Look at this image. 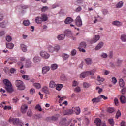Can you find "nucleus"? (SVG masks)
<instances>
[{"instance_id": "1", "label": "nucleus", "mask_w": 126, "mask_h": 126, "mask_svg": "<svg viewBox=\"0 0 126 126\" xmlns=\"http://www.w3.org/2000/svg\"><path fill=\"white\" fill-rule=\"evenodd\" d=\"M4 84H5V88L7 92L9 93H12L14 91L13 88H12V84L9 80L7 79H5L3 80Z\"/></svg>"}, {"instance_id": "2", "label": "nucleus", "mask_w": 126, "mask_h": 126, "mask_svg": "<svg viewBox=\"0 0 126 126\" xmlns=\"http://www.w3.org/2000/svg\"><path fill=\"white\" fill-rule=\"evenodd\" d=\"M9 123H12L13 125H15L18 126H23V123L21 120H20L18 118H10L9 120Z\"/></svg>"}, {"instance_id": "3", "label": "nucleus", "mask_w": 126, "mask_h": 126, "mask_svg": "<svg viewBox=\"0 0 126 126\" xmlns=\"http://www.w3.org/2000/svg\"><path fill=\"white\" fill-rule=\"evenodd\" d=\"M15 84L19 90H24V89H25V85H24L23 82L22 81L18 80H16Z\"/></svg>"}, {"instance_id": "4", "label": "nucleus", "mask_w": 126, "mask_h": 126, "mask_svg": "<svg viewBox=\"0 0 126 126\" xmlns=\"http://www.w3.org/2000/svg\"><path fill=\"white\" fill-rule=\"evenodd\" d=\"M61 49L60 45H56L54 47L52 45H49L48 50L50 53H54V52H59Z\"/></svg>"}, {"instance_id": "5", "label": "nucleus", "mask_w": 126, "mask_h": 126, "mask_svg": "<svg viewBox=\"0 0 126 126\" xmlns=\"http://www.w3.org/2000/svg\"><path fill=\"white\" fill-rule=\"evenodd\" d=\"M39 55L40 57L42 58V59H45L46 60H47L50 58V54L48 53V52L45 51V50H42L40 52Z\"/></svg>"}, {"instance_id": "6", "label": "nucleus", "mask_w": 126, "mask_h": 126, "mask_svg": "<svg viewBox=\"0 0 126 126\" xmlns=\"http://www.w3.org/2000/svg\"><path fill=\"white\" fill-rule=\"evenodd\" d=\"M99 40H100V35H96L90 40V43L91 44H94V43H97Z\"/></svg>"}, {"instance_id": "7", "label": "nucleus", "mask_w": 126, "mask_h": 126, "mask_svg": "<svg viewBox=\"0 0 126 126\" xmlns=\"http://www.w3.org/2000/svg\"><path fill=\"white\" fill-rule=\"evenodd\" d=\"M75 23L77 26L80 27L82 26V20H81L80 16L77 17L75 20Z\"/></svg>"}, {"instance_id": "8", "label": "nucleus", "mask_w": 126, "mask_h": 126, "mask_svg": "<svg viewBox=\"0 0 126 126\" xmlns=\"http://www.w3.org/2000/svg\"><path fill=\"white\" fill-rule=\"evenodd\" d=\"M27 109H28V105L26 104H23L21 107V112L22 114H26L27 112Z\"/></svg>"}, {"instance_id": "9", "label": "nucleus", "mask_w": 126, "mask_h": 126, "mask_svg": "<svg viewBox=\"0 0 126 126\" xmlns=\"http://www.w3.org/2000/svg\"><path fill=\"white\" fill-rule=\"evenodd\" d=\"M112 25L115 26H117V27H120V26H123V23L116 20L112 22Z\"/></svg>"}, {"instance_id": "10", "label": "nucleus", "mask_w": 126, "mask_h": 126, "mask_svg": "<svg viewBox=\"0 0 126 126\" xmlns=\"http://www.w3.org/2000/svg\"><path fill=\"white\" fill-rule=\"evenodd\" d=\"M60 125L62 126H68V123H67L66 119H63L60 121Z\"/></svg>"}, {"instance_id": "11", "label": "nucleus", "mask_w": 126, "mask_h": 126, "mask_svg": "<svg viewBox=\"0 0 126 126\" xmlns=\"http://www.w3.org/2000/svg\"><path fill=\"white\" fill-rule=\"evenodd\" d=\"M50 71V67L45 66L42 68V74H46L47 72Z\"/></svg>"}, {"instance_id": "12", "label": "nucleus", "mask_w": 126, "mask_h": 126, "mask_svg": "<svg viewBox=\"0 0 126 126\" xmlns=\"http://www.w3.org/2000/svg\"><path fill=\"white\" fill-rule=\"evenodd\" d=\"M103 46H104V43H103L102 42H100L95 47V50L96 51H98V50H100V49H102V48H103Z\"/></svg>"}, {"instance_id": "13", "label": "nucleus", "mask_w": 126, "mask_h": 126, "mask_svg": "<svg viewBox=\"0 0 126 126\" xmlns=\"http://www.w3.org/2000/svg\"><path fill=\"white\" fill-rule=\"evenodd\" d=\"M65 24H70L71 22H73V19L71 17H68L64 21Z\"/></svg>"}, {"instance_id": "14", "label": "nucleus", "mask_w": 126, "mask_h": 126, "mask_svg": "<svg viewBox=\"0 0 126 126\" xmlns=\"http://www.w3.org/2000/svg\"><path fill=\"white\" fill-rule=\"evenodd\" d=\"M89 73L87 71L86 72H83L82 73L80 74V78H85V77H86V76H88V74Z\"/></svg>"}, {"instance_id": "15", "label": "nucleus", "mask_w": 126, "mask_h": 126, "mask_svg": "<svg viewBox=\"0 0 126 126\" xmlns=\"http://www.w3.org/2000/svg\"><path fill=\"white\" fill-rule=\"evenodd\" d=\"M92 102L93 104H97L101 101L100 100V99L99 98V96H98L96 98H93L92 99Z\"/></svg>"}, {"instance_id": "16", "label": "nucleus", "mask_w": 126, "mask_h": 126, "mask_svg": "<svg viewBox=\"0 0 126 126\" xmlns=\"http://www.w3.org/2000/svg\"><path fill=\"white\" fill-rule=\"evenodd\" d=\"M126 96L124 95H121L120 98L121 103H122V104H126Z\"/></svg>"}, {"instance_id": "17", "label": "nucleus", "mask_w": 126, "mask_h": 126, "mask_svg": "<svg viewBox=\"0 0 126 126\" xmlns=\"http://www.w3.org/2000/svg\"><path fill=\"white\" fill-rule=\"evenodd\" d=\"M35 22H36V23H37L38 24H41V23H42V22H43V21L41 17L38 16L35 18Z\"/></svg>"}, {"instance_id": "18", "label": "nucleus", "mask_w": 126, "mask_h": 126, "mask_svg": "<svg viewBox=\"0 0 126 126\" xmlns=\"http://www.w3.org/2000/svg\"><path fill=\"white\" fill-rule=\"evenodd\" d=\"M64 38H65V34H60L57 36V39L59 41H63V40H64Z\"/></svg>"}, {"instance_id": "19", "label": "nucleus", "mask_w": 126, "mask_h": 126, "mask_svg": "<svg viewBox=\"0 0 126 126\" xmlns=\"http://www.w3.org/2000/svg\"><path fill=\"white\" fill-rule=\"evenodd\" d=\"M73 110H74V112L77 115L80 114V108L79 107H73Z\"/></svg>"}, {"instance_id": "20", "label": "nucleus", "mask_w": 126, "mask_h": 126, "mask_svg": "<svg viewBox=\"0 0 126 126\" xmlns=\"http://www.w3.org/2000/svg\"><path fill=\"white\" fill-rule=\"evenodd\" d=\"M41 18L43 21H47L48 20V15L46 14H41Z\"/></svg>"}, {"instance_id": "21", "label": "nucleus", "mask_w": 126, "mask_h": 126, "mask_svg": "<svg viewBox=\"0 0 126 126\" xmlns=\"http://www.w3.org/2000/svg\"><path fill=\"white\" fill-rule=\"evenodd\" d=\"M6 47L8 49H10V50H12L14 47V44L13 43H6Z\"/></svg>"}, {"instance_id": "22", "label": "nucleus", "mask_w": 126, "mask_h": 126, "mask_svg": "<svg viewBox=\"0 0 126 126\" xmlns=\"http://www.w3.org/2000/svg\"><path fill=\"white\" fill-rule=\"evenodd\" d=\"M8 61H12V62L9 63L10 64H12V63H15L17 62V60H16V59L13 57L9 58L8 59Z\"/></svg>"}, {"instance_id": "23", "label": "nucleus", "mask_w": 126, "mask_h": 126, "mask_svg": "<svg viewBox=\"0 0 126 126\" xmlns=\"http://www.w3.org/2000/svg\"><path fill=\"white\" fill-rule=\"evenodd\" d=\"M60 118V114H57L51 117V120L52 121H58V119Z\"/></svg>"}, {"instance_id": "24", "label": "nucleus", "mask_w": 126, "mask_h": 126, "mask_svg": "<svg viewBox=\"0 0 126 126\" xmlns=\"http://www.w3.org/2000/svg\"><path fill=\"white\" fill-rule=\"evenodd\" d=\"M119 86L122 88L125 87V81H124V79L122 78L119 80Z\"/></svg>"}, {"instance_id": "25", "label": "nucleus", "mask_w": 126, "mask_h": 126, "mask_svg": "<svg viewBox=\"0 0 126 126\" xmlns=\"http://www.w3.org/2000/svg\"><path fill=\"white\" fill-rule=\"evenodd\" d=\"M85 62L86 64L88 65H90L92 64V59H91V58H87L85 59Z\"/></svg>"}, {"instance_id": "26", "label": "nucleus", "mask_w": 126, "mask_h": 126, "mask_svg": "<svg viewBox=\"0 0 126 126\" xmlns=\"http://www.w3.org/2000/svg\"><path fill=\"white\" fill-rule=\"evenodd\" d=\"M63 61H66L69 58V55L66 53H63L62 56Z\"/></svg>"}, {"instance_id": "27", "label": "nucleus", "mask_w": 126, "mask_h": 126, "mask_svg": "<svg viewBox=\"0 0 126 126\" xmlns=\"http://www.w3.org/2000/svg\"><path fill=\"white\" fill-rule=\"evenodd\" d=\"M101 122L102 121H101V119L96 118L94 121V123H96L97 126H101V124H102Z\"/></svg>"}, {"instance_id": "28", "label": "nucleus", "mask_w": 126, "mask_h": 126, "mask_svg": "<svg viewBox=\"0 0 126 126\" xmlns=\"http://www.w3.org/2000/svg\"><path fill=\"white\" fill-rule=\"evenodd\" d=\"M42 91L45 93V94H49L50 93V92H49V89L47 87H43L42 88Z\"/></svg>"}, {"instance_id": "29", "label": "nucleus", "mask_w": 126, "mask_h": 126, "mask_svg": "<svg viewBox=\"0 0 126 126\" xmlns=\"http://www.w3.org/2000/svg\"><path fill=\"white\" fill-rule=\"evenodd\" d=\"M33 86L35 87L36 89H40L41 87V84L39 83H34L33 84Z\"/></svg>"}, {"instance_id": "30", "label": "nucleus", "mask_w": 126, "mask_h": 126, "mask_svg": "<svg viewBox=\"0 0 126 126\" xmlns=\"http://www.w3.org/2000/svg\"><path fill=\"white\" fill-rule=\"evenodd\" d=\"M58 98L59 99V100H58V102L60 104H61V103H62V102H63V100H64V99H65V97H64V96L61 97V96H60V95H58L56 99H58Z\"/></svg>"}, {"instance_id": "31", "label": "nucleus", "mask_w": 126, "mask_h": 126, "mask_svg": "<svg viewBox=\"0 0 126 126\" xmlns=\"http://www.w3.org/2000/svg\"><path fill=\"white\" fill-rule=\"evenodd\" d=\"M21 48L23 52H27V46L24 44H21Z\"/></svg>"}, {"instance_id": "32", "label": "nucleus", "mask_w": 126, "mask_h": 126, "mask_svg": "<svg viewBox=\"0 0 126 126\" xmlns=\"http://www.w3.org/2000/svg\"><path fill=\"white\" fill-rule=\"evenodd\" d=\"M49 87L51 88H54V87H56V83L53 81H51L49 83Z\"/></svg>"}, {"instance_id": "33", "label": "nucleus", "mask_w": 126, "mask_h": 126, "mask_svg": "<svg viewBox=\"0 0 126 126\" xmlns=\"http://www.w3.org/2000/svg\"><path fill=\"white\" fill-rule=\"evenodd\" d=\"M123 5H124V2L121 1L116 5V7L117 8H121V7H123Z\"/></svg>"}, {"instance_id": "34", "label": "nucleus", "mask_w": 126, "mask_h": 126, "mask_svg": "<svg viewBox=\"0 0 126 126\" xmlns=\"http://www.w3.org/2000/svg\"><path fill=\"white\" fill-rule=\"evenodd\" d=\"M31 64H32V62L29 61L26 62L25 67L27 68L31 67Z\"/></svg>"}, {"instance_id": "35", "label": "nucleus", "mask_w": 126, "mask_h": 126, "mask_svg": "<svg viewBox=\"0 0 126 126\" xmlns=\"http://www.w3.org/2000/svg\"><path fill=\"white\" fill-rule=\"evenodd\" d=\"M63 88V84H58L56 85V90H58V91H60Z\"/></svg>"}, {"instance_id": "36", "label": "nucleus", "mask_w": 126, "mask_h": 126, "mask_svg": "<svg viewBox=\"0 0 126 126\" xmlns=\"http://www.w3.org/2000/svg\"><path fill=\"white\" fill-rule=\"evenodd\" d=\"M91 85L90 84L87 82H84L83 83V87H84V88H88Z\"/></svg>"}, {"instance_id": "37", "label": "nucleus", "mask_w": 126, "mask_h": 126, "mask_svg": "<svg viewBox=\"0 0 126 126\" xmlns=\"http://www.w3.org/2000/svg\"><path fill=\"white\" fill-rule=\"evenodd\" d=\"M79 48H86V43L84 42H82L80 44Z\"/></svg>"}, {"instance_id": "38", "label": "nucleus", "mask_w": 126, "mask_h": 126, "mask_svg": "<svg viewBox=\"0 0 126 126\" xmlns=\"http://www.w3.org/2000/svg\"><path fill=\"white\" fill-rule=\"evenodd\" d=\"M51 68L52 70H56L58 68V65L57 64H53L51 66Z\"/></svg>"}, {"instance_id": "39", "label": "nucleus", "mask_w": 126, "mask_h": 126, "mask_svg": "<svg viewBox=\"0 0 126 126\" xmlns=\"http://www.w3.org/2000/svg\"><path fill=\"white\" fill-rule=\"evenodd\" d=\"M23 24H24L25 26H28L30 24V22L28 20H26L23 21Z\"/></svg>"}, {"instance_id": "40", "label": "nucleus", "mask_w": 126, "mask_h": 126, "mask_svg": "<svg viewBox=\"0 0 126 126\" xmlns=\"http://www.w3.org/2000/svg\"><path fill=\"white\" fill-rule=\"evenodd\" d=\"M98 98L99 99V100L101 101L102 99H103L104 100H107L108 99V97L106 96H105V95L101 94L98 96Z\"/></svg>"}, {"instance_id": "41", "label": "nucleus", "mask_w": 126, "mask_h": 126, "mask_svg": "<svg viewBox=\"0 0 126 126\" xmlns=\"http://www.w3.org/2000/svg\"><path fill=\"white\" fill-rule=\"evenodd\" d=\"M121 40L122 42H126V34H122L121 36Z\"/></svg>"}, {"instance_id": "42", "label": "nucleus", "mask_w": 126, "mask_h": 126, "mask_svg": "<svg viewBox=\"0 0 126 126\" xmlns=\"http://www.w3.org/2000/svg\"><path fill=\"white\" fill-rule=\"evenodd\" d=\"M89 72L88 75H94V74L96 72V69H94L91 71H87Z\"/></svg>"}, {"instance_id": "43", "label": "nucleus", "mask_w": 126, "mask_h": 126, "mask_svg": "<svg viewBox=\"0 0 126 126\" xmlns=\"http://www.w3.org/2000/svg\"><path fill=\"white\" fill-rule=\"evenodd\" d=\"M104 80L105 79H104L103 78L101 77L100 76H97V81L98 82H100V83H101V82H104Z\"/></svg>"}, {"instance_id": "44", "label": "nucleus", "mask_w": 126, "mask_h": 126, "mask_svg": "<svg viewBox=\"0 0 126 126\" xmlns=\"http://www.w3.org/2000/svg\"><path fill=\"white\" fill-rule=\"evenodd\" d=\"M35 110H38L39 112H42V108L41 107V105L40 104H37L35 106Z\"/></svg>"}, {"instance_id": "45", "label": "nucleus", "mask_w": 126, "mask_h": 126, "mask_svg": "<svg viewBox=\"0 0 126 126\" xmlns=\"http://www.w3.org/2000/svg\"><path fill=\"white\" fill-rule=\"evenodd\" d=\"M126 88L124 87L123 88H122V89L121 90L120 92L123 95H124L126 94Z\"/></svg>"}, {"instance_id": "46", "label": "nucleus", "mask_w": 126, "mask_h": 126, "mask_svg": "<svg viewBox=\"0 0 126 126\" xmlns=\"http://www.w3.org/2000/svg\"><path fill=\"white\" fill-rule=\"evenodd\" d=\"M6 40L7 42H11V41L12 40V38L9 35H7L6 37Z\"/></svg>"}, {"instance_id": "47", "label": "nucleus", "mask_w": 126, "mask_h": 126, "mask_svg": "<svg viewBox=\"0 0 126 126\" xmlns=\"http://www.w3.org/2000/svg\"><path fill=\"white\" fill-rule=\"evenodd\" d=\"M117 78H116V77H112V81L111 82L113 84H116L117 82Z\"/></svg>"}, {"instance_id": "48", "label": "nucleus", "mask_w": 126, "mask_h": 126, "mask_svg": "<svg viewBox=\"0 0 126 126\" xmlns=\"http://www.w3.org/2000/svg\"><path fill=\"white\" fill-rule=\"evenodd\" d=\"M22 78H23L24 79H25V80H29V79H30V78H29V76L27 75H23Z\"/></svg>"}, {"instance_id": "49", "label": "nucleus", "mask_w": 126, "mask_h": 126, "mask_svg": "<svg viewBox=\"0 0 126 126\" xmlns=\"http://www.w3.org/2000/svg\"><path fill=\"white\" fill-rule=\"evenodd\" d=\"M27 116L28 117H31L32 116V110L31 109H29L27 112Z\"/></svg>"}, {"instance_id": "50", "label": "nucleus", "mask_w": 126, "mask_h": 126, "mask_svg": "<svg viewBox=\"0 0 126 126\" xmlns=\"http://www.w3.org/2000/svg\"><path fill=\"white\" fill-rule=\"evenodd\" d=\"M10 72L11 74L16 73V69H15L14 68H11L10 69Z\"/></svg>"}, {"instance_id": "51", "label": "nucleus", "mask_w": 126, "mask_h": 126, "mask_svg": "<svg viewBox=\"0 0 126 126\" xmlns=\"http://www.w3.org/2000/svg\"><path fill=\"white\" fill-rule=\"evenodd\" d=\"M30 93L31 95H33L34 93H35V89L34 88H32L30 90Z\"/></svg>"}, {"instance_id": "52", "label": "nucleus", "mask_w": 126, "mask_h": 126, "mask_svg": "<svg viewBox=\"0 0 126 126\" xmlns=\"http://www.w3.org/2000/svg\"><path fill=\"white\" fill-rule=\"evenodd\" d=\"M121 112H120V110H118L116 113V119H119L120 117H121Z\"/></svg>"}, {"instance_id": "53", "label": "nucleus", "mask_w": 126, "mask_h": 126, "mask_svg": "<svg viewBox=\"0 0 126 126\" xmlns=\"http://www.w3.org/2000/svg\"><path fill=\"white\" fill-rule=\"evenodd\" d=\"M96 90H98V93L99 94H101V92H103V89L102 88H100V87H96Z\"/></svg>"}, {"instance_id": "54", "label": "nucleus", "mask_w": 126, "mask_h": 126, "mask_svg": "<svg viewBox=\"0 0 126 126\" xmlns=\"http://www.w3.org/2000/svg\"><path fill=\"white\" fill-rule=\"evenodd\" d=\"M114 111H115V109H114V108H112V107H110V108H108V113H113L114 112Z\"/></svg>"}, {"instance_id": "55", "label": "nucleus", "mask_w": 126, "mask_h": 126, "mask_svg": "<svg viewBox=\"0 0 126 126\" xmlns=\"http://www.w3.org/2000/svg\"><path fill=\"white\" fill-rule=\"evenodd\" d=\"M65 34L66 36H71V31L69 30H67L66 31Z\"/></svg>"}, {"instance_id": "56", "label": "nucleus", "mask_w": 126, "mask_h": 126, "mask_svg": "<svg viewBox=\"0 0 126 126\" xmlns=\"http://www.w3.org/2000/svg\"><path fill=\"white\" fill-rule=\"evenodd\" d=\"M101 58H103V59H106L108 57V55L107 53H103L101 55Z\"/></svg>"}, {"instance_id": "57", "label": "nucleus", "mask_w": 126, "mask_h": 126, "mask_svg": "<svg viewBox=\"0 0 126 126\" xmlns=\"http://www.w3.org/2000/svg\"><path fill=\"white\" fill-rule=\"evenodd\" d=\"M74 91L75 92H80L81 91V89H80V87H77L75 88Z\"/></svg>"}, {"instance_id": "58", "label": "nucleus", "mask_w": 126, "mask_h": 126, "mask_svg": "<svg viewBox=\"0 0 126 126\" xmlns=\"http://www.w3.org/2000/svg\"><path fill=\"white\" fill-rule=\"evenodd\" d=\"M4 110L9 111V110H11V106H5L4 107Z\"/></svg>"}, {"instance_id": "59", "label": "nucleus", "mask_w": 126, "mask_h": 126, "mask_svg": "<svg viewBox=\"0 0 126 126\" xmlns=\"http://www.w3.org/2000/svg\"><path fill=\"white\" fill-rule=\"evenodd\" d=\"M49 9V8H48V6H44L41 9V11L42 12H45V11H47Z\"/></svg>"}, {"instance_id": "60", "label": "nucleus", "mask_w": 126, "mask_h": 126, "mask_svg": "<svg viewBox=\"0 0 126 126\" xmlns=\"http://www.w3.org/2000/svg\"><path fill=\"white\" fill-rule=\"evenodd\" d=\"M71 55L72 56H75L76 55V50L75 49H73L71 52Z\"/></svg>"}, {"instance_id": "61", "label": "nucleus", "mask_w": 126, "mask_h": 126, "mask_svg": "<svg viewBox=\"0 0 126 126\" xmlns=\"http://www.w3.org/2000/svg\"><path fill=\"white\" fill-rule=\"evenodd\" d=\"M0 27H2L3 28L4 27H6V24L4 22H2L0 23Z\"/></svg>"}, {"instance_id": "62", "label": "nucleus", "mask_w": 126, "mask_h": 126, "mask_svg": "<svg viewBox=\"0 0 126 126\" xmlns=\"http://www.w3.org/2000/svg\"><path fill=\"white\" fill-rule=\"evenodd\" d=\"M74 109H73V108H72V109H69V110H68V115H71V114H73Z\"/></svg>"}, {"instance_id": "63", "label": "nucleus", "mask_w": 126, "mask_h": 126, "mask_svg": "<svg viewBox=\"0 0 126 126\" xmlns=\"http://www.w3.org/2000/svg\"><path fill=\"white\" fill-rule=\"evenodd\" d=\"M102 13L104 15H107V14H108V13H109V12L108 11V10H107L106 9H103L102 10Z\"/></svg>"}, {"instance_id": "64", "label": "nucleus", "mask_w": 126, "mask_h": 126, "mask_svg": "<svg viewBox=\"0 0 126 126\" xmlns=\"http://www.w3.org/2000/svg\"><path fill=\"white\" fill-rule=\"evenodd\" d=\"M39 61V57L35 56L33 58V62L34 63H37Z\"/></svg>"}]
</instances>
